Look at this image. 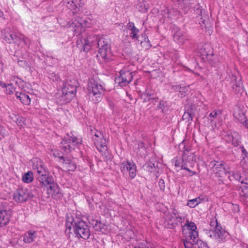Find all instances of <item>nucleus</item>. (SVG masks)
<instances>
[{
	"instance_id": "obj_28",
	"label": "nucleus",
	"mask_w": 248,
	"mask_h": 248,
	"mask_svg": "<svg viewBox=\"0 0 248 248\" xmlns=\"http://www.w3.org/2000/svg\"><path fill=\"white\" fill-rule=\"evenodd\" d=\"M172 161L176 168H178L180 170H184L185 160L184 154L181 157H175Z\"/></svg>"
},
{
	"instance_id": "obj_36",
	"label": "nucleus",
	"mask_w": 248,
	"mask_h": 248,
	"mask_svg": "<svg viewBox=\"0 0 248 248\" xmlns=\"http://www.w3.org/2000/svg\"><path fill=\"white\" fill-rule=\"evenodd\" d=\"M50 154L55 157L59 158L61 160H62V161H63L64 159L66 157L62 155V153L59 150L55 149H52L50 152Z\"/></svg>"
},
{
	"instance_id": "obj_38",
	"label": "nucleus",
	"mask_w": 248,
	"mask_h": 248,
	"mask_svg": "<svg viewBox=\"0 0 248 248\" xmlns=\"http://www.w3.org/2000/svg\"><path fill=\"white\" fill-rule=\"evenodd\" d=\"M194 115L189 111L185 112L183 115L182 118L183 120H185L187 122L192 121Z\"/></svg>"
},
{
	"instance_id": "obj_12",
	"label": "nucleus",
	"mask_w": 248,
	"mask_h": 248,
	"mask_svg": "<svg viewBox=\"0 0 248 248\" xmlns=\"http://www.w3.org/2000/svg\"><path fill=\"white\" fill-rule=\"evenodd\" d=\"M182 227L183 228L186 227L189 231L188 235L186 237L184 240H189V241L192 239L195 240H197L198 232L196 231L197 227L194 222H190L187 220L186 223ZM183 229H184V228H183Z\"/></svg>"
},
{
	"instance_id": "obj_30",
	"label": "nucleus",
	"mask_w": 248,
	"mask_h": 248,
	"mask_svg": "<svg viewBox=\"0 0 248 248\" xmlns=\"http://www.w3.org/2000/svg\"><path fill=\"white\" fill-rule=\"evenodd\" d=\"M173 39L178 43H184L185 38L183 32L180 30L176 31L173 34Z\"/></svg>"
},
{
	"instance_id": "obj_55",
	"label": "nucleus",
	"mask_w": 248,
	"mask_h": 248,
	"mask_svg": "<svg viewBox=\"0 0 248 248\" xmlns=\"http://www.w3.org/2000/svg\"><path fill=\"white\" fill-rule=\"evenodd\" d=\"M184 217L179 216L177 215V217L176 219V221L177 222V225H178L179 223H181L182 221L184 220Z\"/></svg>"
},
{
	"instance_id": "obj_54",
	"label": "nucleus",
	"mask_w": 248,
	"mask_h": 248,
	"mask_svg": "<svg viewBox=\"0 0 248 248\" xmlns=\"http://www.w3.org/2000/svg\"><path fill=\"white\" fill-rule=\"evenodd\" d=\"M181 91H183L182 93H180L182 96H185V93L188 92V87L186 86H183L182 87V89L181 90Z\"/></svg>"
},
{
	"instance_id": "obj_15",
	"label": "nucleus",
	"mask_w": 248,
	"mask_h": 248,
	"mask_svg": "<svg viewBox=\"0 0 248 248\" xmlns=\"http://www.w3.org/2000/svg\"><path fill=\"white\" fill-rule=\"evenodd\" d=\"M231 84L232 89L235 93H242L243 92L244 88L241 79L237 80L235 76H232Z\"/></svg>"
},
{
	"instance_id": "obj_16",
	"label": "nucleus",
	"mask_w": 248,
	"mask_h": 248,
	"mask_svg": "<svg viewBox=\"0 0 248 248\" xmlns=\"http://www.w3.org/2000/svg\"><path fill=\"white\" fill-rule=\"evenodd\" d=\"M80 0H64L63 3L68 9L75 13L80 7Z\"/></svg>"
},
{
	"instance_id": "obj_24",
	"label": "nucleus",
	"mask_w": 248,
	"mask_h": 248,
	"mask_svg": "<svg viewBox=\"0 0 248 248\" xmlns=\"http://www.w3.org/2000/svg\"><path fill=\"white\" fill-rule=\"evenodd\" d=\"M91 224L93 226V229L96 231H99L102 232H104L106 230V226L101 221L97 220H92Z\"/></svg>"
},
{
	"instance_id": "obj_10",
	"label": "nucleus",
	"mask_w": 248,
	"mask_h": 248,
	"mask_svg": "<svg viewBox=\"0 0 248 248\" xmlns=\"http://www.w3.org/2000/svg\"><path fill=\"white\" fill-rule=\"evenodd\" d=\"M120 169L124 173L128 172L131 179H133L136 175V166L133 162L127 161L121 163Z\"/></svg>"
},
{
	"instance_id": "obj_21",
	"label": "nucleus",
	"mask_w": 248,
	"mask_h": 248,
	"mask_svg": "<svg viewBox=\"0 0 248 248\" xmlns=\"http://www.w3.org/2000/svg\"><path fill=\"white\" fill-rule=\"evenodd\" d=\"M67 171H74L77 168V165L75 163L72 162L71 159L69 157H66L63 161H61Z\"/></svg>"
},
{
	"instance_id": "obj_41",
	"label": "nucleus",
	"mask_w": 248,
	"mask_h": 248,
	"mask_svg": "<svg viewBox=\"0 0 248 248\" xmlns=\"http://www.w3.org/2000/svg\"><path fill=\"white\" fill-rule=\"evenodd\" d=\"M36 171L38 174L39 176H41L44 174L47 173V171H46L45 168L42 166V165H40L39 167H36Z\"/></svg>"
},
{
	"instance_id": "obj_5",
	"label": "nucleus",
	"mask_w": 248,
	"mask_h": 248,
	"mask_svg": "<svg viewBox=\"0 0 248 248\" xmlns=\"http://www.w3.org/2000/svg\"><path fill=\"white\" fill-rule=\"evenodd\" d=\"M91 21L90 19L74 17L69 23V27L72 28V31L76 34H79L82 31L83 27H89Z\"/></svg>"
},
{
	"instance_id": "obj_42",
	"label": "nucleus",
	"mask_w": 248,
	"mask_h": 248,
	"mask_svg": "<svg viewBox=\"0 0 248 248\" xmlns=\"http://www.w3.org/2000/svg\"><path fill=\"white\" fill-rule=\"evenodd\" d=\"M210 226L214 229H217V228L221 227L220 224L217 222L216 218H213L210 221Z\"/></svg>"
},
{
	"instance_id": "obj_50",
	"label": "nucleus",
	"mask_w": 248,
	"mask_h": 248,
	"mask_svg": "<svg viewBox=\"0 0 248 248\" xmlns=\"http://www.w3.org/2000/svg\"><path fill=\"white\" fill-rule=\"evenodd\" d=\"M158 184L160 189L162 191H164L165 188V184L164 181L163 179H160L158 182Z\"/></svg>"
},
{
	"instance_id": "obj_49",
	"label": "nucleus",
	"mask_w": 248,
	"mask_h": 248,
	"mask_svg": "<svg viewBox=\"0 0 248 248\" xmlns=\"http://www.w3.org/2000/svg\"><path fill=\"white\" fill-rule=\"evenodd\" d=\"M240 117H241L240 119L239 118H238V119L239 121H241V123H243L244 125H245L246 127L248 128V120H245L244 121V122H242V121L244 119H245V115L243 113H242L241 116H240Z\"/></svg>"
},
{
	"instance_id": "obj_45",
	"label": "nucleus",
	"mask_w": 248,
	"mask_h": 248,
	"mask_svg": "<svg viewBox=\"0 0 248 248\" xmlns=\"http://www.w3.org/2000/svg\"><path fill=\"white\" fill-rule=\"evenodd\" d=\"M15 90L11 84H8L6 88V93L7 94H11L14 93Z\"/></svg>"
},
{
	"instance_id": "obj_46",
	"label": "nucleus",
	"mask_w": 248,
	"mask_h": 248,
	"mask_svg": "<svg viewBox=\"0 0 248 248\" xmlns=\"http://www.w3.org/2000/svg\"><path fill=\"white\" fill-rule=\"evenodd\" d=\"M141 36H142V37L144 38V40H143L141 41L140 44L141 46H145V47H147V45H145L146 44H147V42L150 43L148 38L145 34H142Z\"/></svg>"
},
{
	"instance_id": "obj_26",
	"label": "nucleus",
	"mask_w": 248,
	"mask_h": 248,
	"mask_svg": "<svg viewBox=\"0 0 248 248\" xmlns=\"http://www.w3.org/2000/svg\"><path fill=\"white\" fill-rule=\"evenodd\" d=\"M38 179L39 181L45 186L50 185L53 182L52 177L47 175V173L39 176Z\"/></svg>"
},
{
	"instance_id": "obj_22",
	"label": "nucleus",
	"mask_w": 248,
	"mask_h": 248,
	"mask_svg": "<svg viewBox=\"0 0 248 248\" xmlns=\"http://www.w3.org/2000/svg\"><path fill=\"white\" fill-rule=\"evenodd\" d=\"M209 166L212 169L213 173L217 172V171L225 167L224 163L222 161H212L209 164Z\"/></svg>"
},
{
	"instance_id": "obj_32",
	"label": "nucleus",
	"mask_w": 248,
	"mask_h": 248,
	"mask_svg": "<svg viewBox=\"0 0 248 248\" xmlns=\"http://www.w3.org/2000/svg\"><path fill=\"white\" fill-rule=\"evenodd\" d=\"M221 113L222 112L220 109H215L210 113L207 118L210 120L212 122H213L218 116H220Z\"/></svg>"
},
{
	"instance_id": "obj_34",
	"label": "nucleus",
	"mask_w": 248,
	"mask_h": 248,
	"mask_svg": "<svg viewBox=\"0 0 248 248\" xmlns=\"http://www.w3.org/2000/svg\"><path fill=\"white\" fill-rule=\"evenodd\" d=\"M144 169L150 172H152L156 170V168L155 164L151 161L146 162L143 166Z\"/></svg>"
},
{
	"instance_id": "obj_56",
	"label": "nucleus",
	"mask_w": 248,
	"mask_h": 248,
	"mask_svg": "<svg viewBox=\"0 0 248 248\" xmlns=\"http://www.w3.org/2000/svg\"><path fill=\"white\" fill-rule=\"evenodd\" d=\"M203 17L205 18V15H203V16L201 17V21H200V23H201V22L202 23V24H203L204 25L203 26H206V24H205V19H203Z\"/></svg>"
},
{
	"instance_id": "obj_18",
	"label": "nucleus",
	"mask_w": 248,
	"mask_h": 248,
	"mask_svg": "<svg viewBox=\"0 0 248 248\" xmlns=\"http://www.w3.org/2000/svg\"><path fill=\"white\" fill-rule=\"evenodd\" d=\"M10 213L7 210H0V225H6L9 222Z\"/></svg>"
},
{
	"instance_id": "obj_9",
	"label": "nucleus",
	"mask_w": 248,
	"mask_h": 248,
	"mask_svg": "<svg viewBox=\"0 0 248 248\" xmlns=\"http://www.w3.org/2000/svg\"><path fill=\"white\" fill-rule=\"evenodd\" d=\"M30 191L26 187L19 188L13 195V199L17 203H21L27 202L31 197Z\"/></svg>"
},
{
	"instance_id": "obj_23",
	"label": "nucleus",
	"mask_w": 248,
	"mask_h": 248,
	"mask_svg": "<svg viewBox=\"0 0 248 248\" xmlns=\"http://www.w3.org/2000/svg\"><path fill=\"white\" fill-rule=\"evenodd\" d=\"M36 237V232L29 231L24 235L23 241L26 243H31L34 241Z\"/></svg>"
},
{
	"instance_id": "obj_20",
	"label": "nucleus",
	"mask_w": 248,
	"mask_h": 248,
	"mask_svg": "<svg viewBox=\"0 0 248 248\" xmlns=\"http://www.w3.org/2000/svg\"><path fill=\"white\" fill-rule=\"evenodd\" d=\"M240 136L237 132H233L231 135H228L226 140L231 142L234 146H237L240 142Z\"/></svg>"
},
{
	"instance_id": "obj_33",
	"label": "nucleus",
	"mask_w": 248,
	"mask_h": 248,
	"mask_svg": "<svg viewBox=\"0 0 248 248\" xmlns=\"http://www.w3.org/2000/svg\"><path fill=\"white\" fill-rule=\"evenodd\" d=\"M202 201L200 197H197L195 199L188 200L187 205L190 208H194L201 203Z\"/></svg>"
},
{
	"instance_id": "obj_59",
	"label": "nucleus",
	"mask_w": 248,
	"mask_h": 248,
	"mask_svg": "<svg viewBox=\"0 0 248 248\" xmlns=\"http://www.w3.org/2000/svg\"><path fill=\"white\" fill-rule=\"evenodd\" d=\"M205 18H206L207 16H205Z\"/></svg>"
},
{
	"instance_id": "obj_8",
	"label": "nucleus",
	"mask_w": 248,
	"mask_h": 248,
	"mask_svg": "<svg viewBox=\"0 0 248 248\" xmlns=\"http://www.w3.org/2000/svg\"><path fill=\"white\" fill-rule=\"evenodd\" d=\"M133 74L128 68L125 67L120 71V76L115 78V82L121 87L127 85L132 80Z\"/></svg>"
},
{
	"instance_id": "obj_11",
	"label": "nucleus",
	"mask_w": 248,
	"mask_h": 248,
	"mask_svg": "<svg viewBox=\"0 0 248 248\" xmlns=\"http://www.w3.org/2000/svg\"><path fill=\"white\" fill-rule=\"evenodd\" d=\"M209 237L215 240L216 242L221 243L224 242L227 236V232L222 227L217 228V229L213 231H209Z\"/></svg>"
},
{
	"instance_id": "obj_2",
	"label": "nucleus",
	"mask_w": 248,
	"mask_h": 248,
	"mask_svg": "<svg viewBox=\"0 0 248 248\" xmlns=\"http://www.w3.org/2000/svg\"><path fill=\"white\" fill-rule=\"evenodd\" d=\"M66 231L73 227L76 236L87 239L90 236V231L87 223L78 217L67 216L66 221Z\"/></svg>"
},
{
	"instance_id": "obj_37",
	"label": "nucleus",
	"mask_w": 248,
	"mask_h": 248,
	"mask_svg": "<svg viewBox=\"0 0 248 248\" xmlns=\"http://www.w3.org/2000/svg\"><path fill=\"white\" fill-rule=\"evenodd\" d=\"M129 31H130L129 33V36L130 38H131L132 39L137 40L139 37L138 34L140 31L139 30L136 28L130 30Z\"/></svg>"
},
{
	"instance_id": "obj_52",
	"label": "nucleus",
	"mask_w": 248,
	"mask_h": 248,
	"mask_svg": "<svg viewBox=\"0 0 248 248\" xmlns=\"http://www.w3.org/2000/svg\"><path fill=\"white\" fill-rule=\"evenodd\" d=\"M195 12L196 13L197 15L200 16L201 17L202 16V8L201 7H200L199 6H198L196 10H195Z\"/></svg>"
},
{
	"instance_id": "obj_17",
	"label": "nucleus",
	"mask_w": 248,
	"mask_h": 248,
	"mask_svg": "<svg viewBox=\"0 0 248 248\" xmlns=\"http://www.w3.org/2000/svg\"><path fill=\"white\" fill-rule=\"evenodd\" d=\"M177 214L174 212L169 213L166 217V220L168 222L167 227L169 228H174L177 226L176 221Z\"/></svg>"
},
{
	"instance_id": "obj_3",
	"label": "nucleus",
	"mask_w": 248,
	"mask_h": 248,
	"mask_svg": "<svg viewBox=\"0 0 248 248\" xmlns=\"http://www.w3.org/2000/svg\"><path fill=\"white\" fill-rule=\"evenodd\" d=\"M77 84L75 80H67L62 88V99L64 103L69 102L75 95L77 92Z\"/></svg>"
},
{
	"instance_id": "obj_51",
	"label": "nucleus",
	"mask_w": 248,
	"mask_h": 248,
	"mask_svg": "<svg viewBox=\"0 0 248 248\" xmlns=\"http://www.w3.org/2000/svg\"><path fill=\"white\" fill-rule=\"evenodd\" d=\"M127 28L128 31L136 28L135 24L132 22H129L127 24Z\"/></svg>"
},
{
	"instance_id": "obj_48",
	"label": "nucleus",
	"mask_w": 248,
	"mask_h": 248,
	"mask_svg": "<svg viewBox=\"0 0 248 248\" xmlns=\"http://www.w3.org/2000/svg\"><path fill=\"white\" fill-rule=\"evenodd\" d=\"M10 28H7L4 29L1 31L2 37L3 40L5 41V37H9V35H8V33H9Z\"/></svg>"
},
{
	"instance_id": "obj_4",
	"label": "nucleus",
	"mask_w": 248,
	"mask_h": 248,
	"mask_svg": "<svg viewBox=\"0 0 248 248\" xmlns=\"http://www.w3.org/2000/svg\"><path fill=\"white\" fill-rule=\"evenodd\" d=\"M104 92L103 86L96 82H91L88 85V93L90 99L95 103L101 101Z\"/></svg>"
},
{
	"instance_id": "obj_39",
	"label": "nucleus",
	"mask_w": 248,
	"mask_h": 248,
	"mask_svg": "<svg viewBox=\"0 0 248 248\" xmlns=\"http://www.w3.org/2000/svg\"><path fill=\"white\" fill-rule=\"evenodd\" d=\"M48 73L49 78L53 81H58L60 79L59 76L55 72L49 70Z\"/></svg>"
},
{
	"instance_id": "obj_53",
	"label": "nucleus",
	"mask_w": 248,
	"mask_h": 248,
	"mask_svg": "<svg viewBox=\"0 0 248 248\" xmlns=\"http://www.w3.org/2000/svg\"><path fill=\"white\" fill-rule=\"evenodd\" d=\"M242 192L243 193V196L248 197V186H245L242 189Z\"/></svg>"
},
{
	"instance_id": "obj_25",
	"label": "nucleus",
	"mask_w": 248,
	"mask_h": 248,
	"mask_svg": "<svg viewBox=\"0 0 248 248\" xmlns=\"http://www.w3.org/2000/svg\"><path fill=\"white\" fill-rule=\"evenodd\" d=\"M16 96L24 105H28L31 103V99L28 95L20 92H16Z\"/></svg>"
},
{
	"instance_id": "obj_14",
	"label": "nucleus",
	"mask_w": 248,
	"mask_h": 248,
	"mask_svg": "<svg viewBox=\"0 0 248 248\" xmlns=\"http://www.w3.org/2000/svg\"><path fill=\"white\" fill-rule=\"evenodd\" d=\"M184 244L185 248H209L207 244L199 240H184Z\"/></svg>"
},
{
	"instance_id": "obj_57",
	"label": "nucleus",
	"mask_w": 248,
	"mask_h": 248,
	"mask_svg": "<svg viewBox=\"0 0 248 248\" xmlns=\"http://www.w3.org/2000/svg\"><path fill=\"white\" fill-rule=\"evenodd\" d=\"M0 86L2 88H6L7 85L5 83L0 81Z\"/></svg>"
},
{
	"instance_id": "obj_44",
	"label": "nucleus",
	"mask_w": 248,
	"mask_h": 248,
	"mask_svg": "<svg viewBox=\"0 0 248 248\" xmlns=\"http://www.w3.org/2000/svg\"><path fill=\"white\" fill-rule=\"evenodd\" d=\"M170 89L173 91H179L180 93H182L183 91H181L182 86L178 85L170 84Z\"/></svg>"
},
{
	"instance_id": "obj_47",
	"label": "nucleus",
	"mask_w": 248,
	"mask_h": 248,
	"mask_svg": "<svg viewBox=\"0 0 248 248\" xmlns=\"http://www.w3.org/2000/svg\"><path fill=\"white\" fill-rule=\"evenodd\" d=\"M143 97H146L144 98V101H148L151 100L152 103H154L157 101L156 99L155 98H152L151 97V94L149 95L148 93L146 94L143 95Z\"/></svg>"
},
{
	"instance_id": "obj_40",
	"label": "nucleus",
	"mask_w": 248,
	"mask_h": 248,
	"mask_svg": "<svg viewBox=\"0 0 248 248\" xmlns=\"http://www.w3.org/2000/svg\"><path fill=\"white\" fill-rule=\"evenodd\" d=\"M136 8L138 11L145 13L147 11V9L146 7L145 4L144 2H140L137 5Z\"/></svg>"
},
{
	"instance_id": "obj_7",
	"label": "nucleus",
	"mask_w": 248,
	"mask_h": 248,
	"mask_svg": "<svg viewBox=\"0 0 248 248\" xmlns=\"http://www.w3.org/2000/svg\"><path fill=\"white\" fill-rule=\"evenodd\" d=\"M92 134L93 135V140L94 144L100 152H105L107 150L106 140L103 134L99 131L96 129L91 130Z\"/></svg>"
},
{
	"instance_id": "obj_1",
	"label": "nucleus",
	"mask_w": 248,
	"mask_h": 248,
	"mask_svg": "<svg viewBox=\"0 0 248 248\" xmlns=\"http://www.w3.org/2000/svg\"><path fill=\"white\" fill-rule=\"evenodd\" d=\"M77 46L84 51H88L93 47L98 48L97 57L103 62H108L111 56L109 41L104 37L89 36L77 41Z\"/></svg>"
},
{
	"instance_id": "obj_19",
	"label": "nucleus",
	"mask_w": 248,
	"mask_h": 248,
	"mask_svg": "<svg viewBox=\"0 0 248 248\" xmlns=\"http://www.w3.org/2000/svg\"><path fill=\"white\" fill-rule=\"evenodd\" d=\"M9 37H5V42L7 43L10 44L12 42L16 43H20L22 41H24L23 38H20L17 36L16 34L11 32L10 30L9 33H8Z\"/></svg>"
},
{
	"instance_id": "obj_13",
	"label": "nucleus",
	"mask_w": 248,
	"mask_h": 248,
	"mask_svg": "<svg viewBox=\"0 0 248 248\" xmlns=\"http://www.w3.org/2000/svg\"><path fill=\"white\" fill-rule=\"evenodd\" d=\"M184 158L185 160L184 170L189 171L191 176L196 174V172L195 171L190 170V168H192L195 165L196 156L191 154L189 155L184 153Z\"/></svg>"
},
{
	"instance_id": "obj_58",
	"label": "nucleus",
	"mask_w": 248,
	"mask_h": 248,
	"mask_svg": "<svg viewBox=\"0 0 248 248\" xmlns=\"http://www.w3.org/2000/svg\"><path fill=\"white\" fill-rule=\"evenodd\" d=\"M245 161L244 159L242 161V163H243Z\"/></svg>"
},
{
	"instance_id": "obj_35",
	"label": "nucleus",
	"mask_w": 248,
	"mask_h": 248,
	"mask_svg": "<svg viewBox=\"0 0 248 248\" xmlns=\"http://www.w3.org/2000/svg\"><path fill=\"white\" fill-rule=\"evenodd\" d=\"M230 173V171H229V169L226 168L225 167L222 169L219 170L217 172H214V173L215 174L216 177L222 178L224 175Z\"/></svg>"
},
{
	"instance_id": "obj_31",
	"label": "nucleus",
	"mask_w": 248,
	"mask_h": 248,
	"mask_svg": "<svg viewBox=\"0 0 248 248\" xmlns=\"http://www.w3.org/2000/svg\"><path fill=\"white\" fill-rule=\"evenodd\" d=\"M33 179V173L31 171H28L22 175V180L24 183H30L32 181Z\"/></svg>"
},
{
	"instance_id": "obj_27",
	"label": "nucleus",
	"mask_w": 248,
	"mask_h": 248,
	"mask_svg": "<svg viewBox=\"0 0 248 248\" xmlns=\"http://www.w3.org/2000/svg\"><path fill=\"white\" fill-rule=\"evenodd\" d=\"M47 190L48 193L52 196H56L60 193L59 186L54 182L49 185Z\"/></svg>"
},
{
	"instance_id": "obj_29",
	"label": "nucleus",
	"mask_w": 248,
	"mask_h": 248,
	"mask_svg": "<svg viewBox=\"0 0 248 248\" xmlns=\"http://www.w3.org/2000/svg\"><path fill=\"white\" fill-rule=\"evenodd\" d=\"M230 180L232 181L234 180L240 182L242 184H248L246 182H245L243 180H241V176L240 173L239 171L235 170L232 171V174L231 176H229Z\"/></svg>"
},
{
	"instance_id": "obj_6",
	"label": "nucleus",
	"mask_w": 248,
	"mask_h": 248,
	"mask_svg": "<svg viewBox=\"0 0 248 248\" xmlns=\"http://www.w3.org/2000/svg\"><path fill=\"white\" fill-rule=\"evenodd\" d=\"M79 144H81V142L76 136L72 133L67 134L61 142V149L66 152H70Z\"/></svg>"
},
{
	"instance_id": "obj_43",
	"label": "nucleus",
	"mask_w": 248,
	"mask_h": 248,
	"mask_svg": "<svg viewBox=\"0 0 248 248\" xmlns=\"http://www.w3.org/2000/svg\"><path fill=\"white\" fill-rule=\"evenodd\" d=\"M167 107V102L164 101H161L157 106V109H160L162 112H164Z\"/></svg>"
}]
</instances>
